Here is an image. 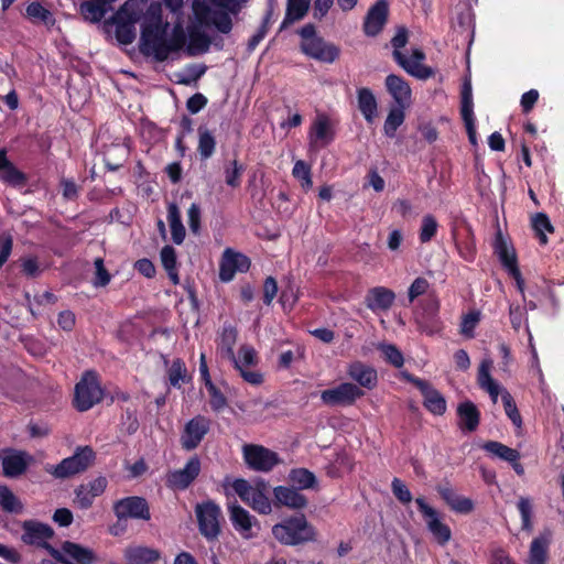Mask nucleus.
<instances>
[{
    "instance_id": "obj_12",
    "label": "nucleus",
    "mask_w": 564,
    "mask_h": 564,
    "mask_svg": "<svg viewBox=\"0 0 564 564\" xmlns=\"http://www.w3.org/2000/svg\"><path fill=\"white\" fill-rule=\"evenodd\" d=\"M415 502L433 539L440 545H446L452 539V530L444 522L441 513L431 507L422 497L416 498Z\"/></svg>"
},
{
    "instance_id": "obj_2",
    "label": "nucleus",
    "mask_w": 564,
    "mask_h": 564,
    "mask_svg": "<svg viewBox=\"0 0 564 564\" xmlns=\"http://www.w3.org/2000/svg\"><path fill=\"white\" fill-rule=\"evenodd\" d=\"M213 8L205 1L196 0L193 12L200 25H213L221 33L232 29L231 15H236L248 0H209Z\"/></svg>"
},
{
    "instance_id": "obj_23",
    "label": "nucleus",
    "mask_w": 564,
    "mask_h": 564,
    "mask_svg": "<svg viewBox=\"0 0 564 564\" xmlns=\"http://www.w3.org/2000/svg\"><path fill=\"white\" fill-rule=\"evenodd\" d=\"M199 473L200 460L197 456H193L183 468L167 474L166 484L172 489L184 490L196 479Z\"/></svg>"
},
{
    "instance_id": "obj_64",
    "label": "nucleus",
    "mask_w": 564,
    "mask_h": 564,
    "mask_svg": "<svg viewBox=\"0 0 564 564\" xmlns=\"http://www.w3.org/2000/svg\"><path fill=\"white\" fill-rule=\"evenodd\" d=\"M449 508L454 512L467 514L474 510V502L467 497L457 495Z\"/></svg>"
},
{
    "instance_id": "obj_35",
    "label": "nucleus",
    "mask_w": 564,
    "mask_h": 564,
    "mask_svg": "<svg viewBox=\"0 0 564 564\" xmlns=\"http://www.w3.org/2000/svg\"><path fill=\"white\" fill-rule=\"evenodd\" d=\"M0 180L12 186H22L26 182L25 175L8 160L6 149L0 150Z\"/></svg>"
},
{
    "instance_id": "obj_14",
    "label": "nucleus",
    "mask_w": 564,
    "mask_h": 564,
    "mask_svg": "<svg viewBox=\"0 0 564 564\" xmlns=\"http://www.w3.org/2000/svg\"><path fill=\"white\" fill-rule=\"evenodd\" d=\"M364 397V391L352 382H343L321 393V400L329 406H347Z\"/></svg>"
},
{
    "instance_id": "obj_5",
    "label": "nucleus",
    "mask_w": 564,
    "mask_h": 564,
    "mask_svg": "<svg viewBox=\"0 0 564 564\" xmlns=\"http://www.w3.org/2000/svg\"><path fill=\"white\" fill-rule=\"evenodd\" d=\"M232 489L240 499L261 514H269L272 511L271 501L268 497V485L258 481L251 485L246 479H236Z\"/></svg>"
},
{
    "instance_id": "obj_61",
    "label": "nucleus",
    "mask_w": 564,
    "mask_h": 564,
    "mask_svg": "<svg viewBox=\"0 0 564 564\" xmlns=\"http://www.w3.org/2000/svg\"><path fill=\"white\" fill-rule=\"evenodd\" d=\"M26 15L33 21L46 22L51 12L39 2H32L26 7Z\"/></svg>"
},
{
    "instance_id": "obj_25",
    "label": "nucleus",
    "mask_w": 564,
    "mask_h": 564,
    "mask_svg": "<svg viewBox=\"0 0 564 564\" xmlns=\"http://www.w3.org/2000/svg\"><path fill=\"white\" fill-rule=\"evenodd\" d=\"M553 532L550 529L541 531L530 543L527 564H547Z\"/></svg>"
},
{
    "instance_id": "obj_59",
    "label": "nucleus",
    "mask_w": 564,
    "mask_h": 564,
    "mask_svg": "<svg viewBox=\"0 0 564 564\" xmlns=\"http://www.w3.org/2000/svg\"><path fill=\"white\" fill-rule=\"evenodd\" d=\"M479 319L480 315L478 312H470L465 315L460 324V333L467 338H473L474 330L478 325Z\"/></svg>"
},
{
    "instance_id": "obj_6",
    "label": "nucleus",
    "mask_w": 564,
    "mask_h": 564,
    "mask_svg": "<svg viewBox=\"0 0 564 564\" xmlns=\"http://www.w3.org/2000/svg\"><path fill=\"white\" fill-rule=\"evenodd\" d=\"M142 9L134 0L124 2L113 15L116 24V39L120 44H131L137 35L135 23L139 21Z\"/></svg>"
},
{
    "instance_id": "obj_50",
    "label": "nucleus",
    "mask_w": 564,
    "mask_h": 564,
    "mask_svg": "<svg viewBox=\"0 0 564 564\" xmlns=\"http://www.w3.org/2000/svg\"><path fill=\"white\" fill-rule=\"evenodd\" d=\"M292 175L301 182L302 187L308 189L313 186L311 167L302 160L294 163Z\"/></svg>"
},
{
    "instance_id": "obj_57",
    "label": "nucleus",
    "mask_w": 564,
    "mask_h": 564,
    "mask_svg": "<svg viewBox=\"0 0 564 564\" xmlns=\"http://www.w3.org/2000/svg\"><path fill=\"white\" fill-rule=\"evenodd\" d=\"M207 390L209 393V403L213 410L220 411L226 408L227 399L225 395L216 388V386L212 382H207Z\"/></svg>"
},
{
    "instance_id": "obj_37",
    "label": "nucleus",
    "mask_w": 564,
    "mask_h": 564,
    "mask_svg": "<svg viewBox=\"0 0 564 564\" xmlns=\"http://www.w3.org/2000/svg\"><path fill=\"white\" fill-rule=\"evenodd\" d=\"M457 414L458 425L463 431L473 432L477 429L480 413L473 402H462L457 408Z\"/></svg>"
},
{
    "instance_id": "obj_20",
    "label": "nucleus",
    "mask_w": 564,
    "mask_h": 564,
    "mask_svg": "<svg viewBox=\"0 0 564 564\" xmlns=\"http://www.w3.org/2000/svg\"><path fill=\"white\" fill-rule=\"evenodd\" d=\"M243 457L246 464L258 471H269L278 464L276 454L260 445H245Z\"/></svg>"
},
{
    "instance_id": "obj_54",
    "label": "nucleus",
    "mask_w": 564,
    "mask_h": 564,
    "mask_svg": "<svg viewBox=\"0 0 564 564\" xmlns=\"http://www.w3.org/2000/svg\"><path fill=\"white\" fill-rule=\"evenodd\" d=\"M186 377V367L185 364L181 359L173 360L170 369H169V380L171 386L180 387L181 382L184 381Z\"/></svg>"
},
{
    "instance_id": "obj_7",
    "label": "nucleus",
    "mask_w": 564,
    "mask_h": 564,
    "mask_svg": "<svg viewBox=\"0 0 564 564\" xmlns=\"http://www.w3.org/2000/svg\"><path fill=\"white\" fill-rule=\"evenodd\" d=\"M241 378L252 386H260L263 382V375L256 369L259 362L256 349L250 345H241L234 359H229Z\"/></svg>"
},
{
    "instance_id": "obj_8",
    "label": "nucleus",
    "mask_w": 564,
    "mask_h": 564,
    "mask_svg": "<svg viewBox=\"0 0 564 564\" xmlns=\"http://www.w3.org/2000/svg\"><path fill=\"white\" fill-rule=\"evenodd\" d=\"M95 459V453L89 446L78 447L73 456L64 458L59 464L46 470L55 478H68L85 471Z\"/></svg>"
},
{
    "instance_id": "obj_19",
    "label": "nucleus",
    "mask_w": 564,
    "mask_h": 564,
    "mask_svg": "<svg viewBox=\"0 0 564 564\" xmlns=\"http://www.w3.org/2000/svg\"><path fill=\"white\" fill-rule=\"evenodd\" d=\"M402 377L414 383L423 395L424 406L435 415H442L446 411V401L444 397L435 390L427 381L413 377L403 372Z\"/></svg>"
},
{
    "instance_id": "obj_21",
    "label": "nucleus",
    "mask_w": 564,
    "mask_h": 564,
    "mask_svg": "<svg viewBox=\"0 0 564 564\" xmlns=\"http://www.w3.org/2000/svg\"><path fill=\"white\" fill-rule=\"evenodd\" d=\"M210 421L203 415H197L189 420L181 435L182 447L186 451L195 449L208 433Z\"/></svg>"
},
{
    "instance_id": "obj_56",
    "label": "nucleus",
    "mask_w": 564,
    "mask_h": 564,
    "mask_svg": "<svg viewBox=\"0 0 564 564\" xmlns=\"http://www.w3.org/2000/svg\"><path fill=\"white\" fill-rule=\"evenodd\" d=\"M391 489L394 495V497L401 502V503H410L412 501V494L408 486L399 478H393L391 482Z\"/></svg>"
},
{
    "instance_id": "obj_24",
    "label": "nucleus",
    "mask_w": 564,
    "mask_h": 564,
    "mask_svg": "<svg viewBox=\"0 0 564 564\" xmlns=\"http://www.w3.org/2000/svg\"><path fill=\"white\" fill-rule=\"evenodd\" d=\"M115 513L118 519H150V511L147 501L140 497H128L115 505Z\"/></svg>"
},
{
    "instance_id": "obj_46",
    "label": "nucleus",
    "mask_w": 564,
    "mask_h": 564,
    "mask_svg": "<svg viewBox=\"0 0 564 564\" xmlns=\"http://www.w3.org/2000/svg\"><path fill=\"white\" fill-rule=\"evenodd\" d=\"M404 109L405 108L398 106L390 109L383 126V131L387 137L393 138L398 128L404 122Z\"/></svg>"
},
{
    "instance_id": "obj_43",
    "label": "nucleus",
    "mask_w": 564,
    "mask_h": 564,
    "mask_svg": "<svg viewBox=\"0 0 564 564\" xmlns=\"http://www.w3.org/2000/svg\"><path fill=\"white\" fill-rule=\"evenodd\" d=\"M482 448L486 452L490 453L491 455L508 463L519 460L520 458V453L517 449L508 447L507 445L500 442H487L486 444H484Z\"/></svg>"
},
{
    "instance_id": "obj_30",
    "label": "nucleus",
    "mask_w": 564,
    "mask_h": 564,
    "mask_svg": "<svg viewBox=\"0 0 564 564\" xmlns=\"http://www.w3.org/2000/svg\"><path fill=\"white\" fill-rule=\"evenodd\" d=\"M301 48L307 56L326 63H333L339 54L336 46L325 43L321 37L302 42Z\"/></svg>"
},
{
    "instance_id": "obj_32",
    "label": "nucleus",
    "mask_w": 564,
    "mask_h": 564,
    "mask_svg": "<svg viewBox=\"0 0 564 564\" xmlns=\"http://www.w3.org/2000/svg\"><path fill=\"white\" fill-rule=\"evenodd\" d=\"M238 338V330L230 324H225L219 330L216 338L217 354L227 360L234 359V348Z\"/></svg>"
},
{
    "instance_id": "obj_55",
    "label": "nucleus",
    "mask_w": 564,
    "mask_h": 564,
    "mask_svg": "<svg viewBox=\"0 0 564 564\" xmlns=\"http://www.w3.org/2000/svg\"><path fill=\"white\" fill-rule=\"evenodd\" d=\"M437 221L432 215H425L422 219L420 240L422 242L430 241L437 231Z\"/></svg>"
},
{
    "instance_id": "obj_28",
    "label": "nucleus",
    "mask_w": 564,
    "mask_h": 564,
    "mask_svg": "<svg viewBox=\"0 0 564 564\" xmlns=\"http://www.w3.org/2000/svg\"><path fill=\"white\" fill-rule=\"evenodd\" d=\"M107 487L106 477L99 476L87 484L80 485L75 490V502L82 509L89 508L95 498L100 496Z\"/></svg>"
},
{
    "instance_id": "obj_17",
    "label": "nucleus",
    "mask_w": 564,
    "mask_h": 564,
    "mask_svg": "<svg viewBox=\"0 0 564 564\" xmlns=\"http://www.w3.org/2000/svg\"><path fill=\"white\" fill-rule=\"evenodd\" d=\"M50 553L63 564H95L97 560L90 549L73 542H65L59 551L51 549Z\"/></svg>"
},
{
    "instance_id": "obj_15",
    "label": "nucleus",
    "mask_w": 564,
    "mask_h": 564,
    "mask_svg": "<svg viewBox=\"0 0 564 564\" xmlns=\"http://www.w3.org/2000/svg\"><path fill=\"white\" fill-rule=\"evenodd\" d=\"M228 511L232 527L242 539L251 540L257 536L260 524L253 516L236 502L228 506Z\"/></svg>"
},
{
    "instance_id": "obj_48",
    "label": "nucleus",
    "mask_w": 564,
    "mask_h": 564,
    "mask_svg": "<svg viewBox=\"0 0 564 564\" xmlns=\"http://www.w3.org/2000/svg\"><path fill=\"white\" fill-rule=\"evenodd\" d=\"M0 506L4 511L12 513H20L23 510L22 502L9 489V487L4 485L0 486Z\"/></svg>"
},
{
    "instance_id": "obj_42",
    "label": "nucleus",
    "mask_w": 564,
    "mask_h": 564,
    "mask_svg": "<svg viewBox=\"0 0 564 564\" xmlns=\"http://www.w3.org/2000/svg\"><path fill=\"white\" fill-rule=\"evenodd\" d=\"M310 4L311 0H288L282 26H286L303 19L310 9Z\"/></svg>"
},
{
    "instance_id": "obj_3",
    "label": "nucleus",
    "mask_w": 564,
    "mask_h": 564,
    "mask_svg": "<svg viewBox=\"0 0 564 564\" xmlns=\"http://www.w3.org/2000/svg\"><path fill=\"white\" fill-rule=\"evenodd\" d=\"M492 364L494 362L490 358H484L481 360L478 369V383L481 389L488 392L494 403H497L498 397L501 393V400L507 416L517 427H521L522 419L511 394L508 391L501 389L499 383L490 375Z\"/></svg>"
},
{
    "instance_id": "obj_11",
    "label": "nucleus",
    "mask_w": 564,
    "mask_h": 564,
    "mask_svg": "<svg viewBox=\"0 0 564 564\" xmlns=\"http://www.w3.org/2000/svg\"><path fill=\"white\" fill-rule=\"evenodd\" d=\"M102 399V390L94 372H86L75 386L74 405L78 411H87Z\"/></svg>"
},
{
    "instance_id": "obj_52",
    "label": "nucleus",
    "mask_w": 564,
    "mask_h": 564,
    "mask_svg": "<svg viewBox=\"0 0 564 564\" xmlns=\"http://www.w3.org/2000/svg\"><path fill=\"white\" fill-rule=\"evenodd\" d=\"M532 225L540 238V242L545 245L547 242L545 231L551 232L553 230L549 217L545 214L539 213L533 217Z\"/></svg>"
},
{
    "instance_id": "obj_38",
    "label": "nucleus",
    "mask_w": 564,
    "mask_h": 564,
    "mask_svg": "<svg viewBox=\"0 0 564 564\" xmlns=\"http://www.w3.org/2000/svg\"><path fill=\"white\" fill-rule=\"evenodd\" d=\"M358 108L368 123H372L378 115V104L375 95L368 88L357 91Z\"/></svg>"
},
{
    "instance_id": "obj_9",
    "label": "nucleus",
    "mask_w": 564,
    "mask_h": 564,
    "mask_svg": "<svg viewBox=\"0 0 564 564\" xmlns=\"http://www.w3.org/2000/svg\"><path fill=\"white\" fill-rule=\"evenodd\" d=\"M200 534L208 541L216 540L221 531V509L213 501L198 503L195 508Z\"/></svg>"
},
{
    "instance_id": "obj_31",
    "label": "nucleus",
    "mask_w": 564,
    "mask_h": 564,
    "mask_svg": "<svg viewBox=\"0 0 564 564\" xmlns=\"http://www.w3.org/2000/svg\"><path fill=\"white\" fill-rule=\"evenodd\" d=\"M386 87L398 107L408 108L411 105L412 90L402 77L393 74L388 75Z\"/></svg>"
},
{
    "instance_id": "obj_1",
    "label": "nucleus",
    "mask_w": 564,
    "mask_h": 564,
    "mask_svg": "<svg viewBox=\"0 0 564 564\" xmlns=\"http://www.w3.org/2000/svg\"><path fill=\"white\" fill-rule=\"evenodd\" d=\"M186 36L181 23L170 31V23L164 22L161 8L151 4L141 23L140 52L156 62L173 58L185 46Z\"/></svg>"
},
{
    "instance_id": "obj_36",
    "label": "nucleus",
    "mask_w": 564,
    "mask_h": 564,
    "mask_svg": "<svg viewBox=\"0 0 564 564\" xmlns=\"http://www.w3.org/2000/svg\"><path fill=\"white\" fill-rule=\"evenodd\" d=\"M128 564H151L159 560L160 552L141 545L128 546L123 552Z\"/></svg>"
},
{
    "instance_id": "obj_22",
    "label": "nucleus",
    "mask_w": 564,
    "mask_h": 564,
    "mask_svg": "<svg viewBox=\"0 0 564 564\" xmlns=\"http://www.w3.org/2000/svg\"><path fill=\"white\" fill-rule=\"evenodd\" d=\"M250 268V260L245 254L227 248L221 257L219 265V279L229 282L237 272H246Z\"/></svg>"
},
{
    "instance_id": "obj_45",
    "label": "nucleus",
    "mask_w": 564,
    "mask_h": 564,
    "mask_svg": "<svg viewBox=\"0 0 564 564\" xmlns=\"http://www.w3.org/2000/svg\"><path fill=\"white\" fill-rule=\"evenodd\" d=\"M289 480L299 490L313 488L316 482L314 474L305 468L292 469L289 473Z\"/></svg>"
},
{
    "instance_id": "obj_10",
    "label": "nucleus",
    "mask_w": 564,
    "mask_h": 564,
    "mask_svg": "<svg viewBox=\"0 0 564 564\" xmlns=\"http://www.w3.org/2000/svg\"><path fill=\"white\" fill-rule=\"evenodd\" d=\"M337 121L325 112H317L307 132L311 150H318L330 144L336 137Z\"/></svg>"
},
{
    "instance_id": "obj_53",
    "label": "nucleus",
    "mask_w": 564,
    "mask_h": 564,
    "mask_svg": "<svg viewBox=\"0 0 564 564\" xmlns=\"http://www.w3.org/2000/svg\"><path fill=\"white\" fill-rule=\"evenodd\" d=\"M379 349L382 351L386 361H388L389 364L397 368H401L403 366V355L394 345L381 344L379 346Z\"/></svg>"
},
{
    "instance_id": "obj_62",
    "label": "nucleus",
    "mask_w": 564,
    "mask_h": 564,
    "mask_svg": "<svg viewBox=\"0 0 564 564\" xmlns=\"http://www.w3.org/2000/svg\"><path fill=\"white\" fill-rule=\"evenodd\" d=\"M186 70L187 77H184L181 74H176L178 84L189 85L192 82L197 80L205 74L206 67L204 65L195 64L188 66Z\"/></svg>"
},
{
    "instance_id": "obj_29",
    "label": "nucleus",
    "mask_w": 564,
    "mask_h": 564,
    "mask_svg": "<svg viewBox=\"0 0 564 564\" xmlns=\"http://www.w3.org/2000/svg\"><path fill=\"white\" fill-rule=\"evenodd\" d=\"M347 375L351 380L357 382L359 387L372 390L378 384V372L369 365L361 361H354L347 367Z\"/></svg>"
},
{
    "instance_id": "obj_44",
    "label": "nucleus",
    "mask_w": 564,
    "mask_h": 564,
    "mask_svg": "<svg viewBox=\"0 0 564 564\" xmlns=\"http://www.w3.org/2000/svg\"><path fill=\"white\" fill-rule=\"evenodd\" d=\"M162 264L167 272V275L174 285L180 283V278L176 268V251L171 246H164L160 253Z\"/></svg>"
},
{
    "instance_id": "obj_13",
    "label": "nucleus",
    "mask_w": 564,
    "mask_h": 564,
    "mask_svg": "<svg viewBox=\"0 0 564 564\" xmlns=\"http://www.w3.org/2000/svg\"><path fill=\"white\" fill-rule=\"evenodd\" d=\"M438 312V299L435 295H429L421 302L420 308L415 312L414 319L417 328L429 336L440 333L443 325Z\"/></svg>"
},
{
    "instance_id": "obj_49",
    "label": "nucleus",
    "mask_w": 564,
    "mask_h": 564,
    "mask_svg": "<svg viewBox=\"0 0 564 564\" xmlns=\"http://www.w3.org/2000/svg\"><path fill=\"white\" fill-rule=\"evenodd\" d=\"M216 141L212 132L207 129H198V153L202 159L210 158L215 151Z\"/></svg>"
},
{
    "instance_id": "obj_4",
    "label": "nucleus",
    "mask_w": 564,
    "mask_h": 564,
    "mask_svg": "<svg viewBox=\"0 0 564 564\" xmlns=\"http://www.w3.org/2000/svg\"><path fill=\"white\" fill-rule=\"evenodd\" d=\"M272 535L284 545H297L314 541L316 532L305 516L299 514L274 524Z\"/></svg>"
},
{
    "instance_id": "obj_63",
    "label": "nucleus",
    "mask_w": 564,
    "mask_h": 564,
    "mask_svg": "<svg viewBox=\"0 0 564 564\" xmlns=\"http://www.w3.org/2000/svg\"><path fill=\"white\" fill-rule=\"evenodd\" d=\"M95 269H96V273H95V279H94V285L99 288V286H106L109 282H110V274L108 273V271L106 270L105 265H104V260L101 258H97L95 260Z\"/></svg>"
},
{
    "instance_id": "obj_39",
    "label": "nucleus",
    "mask_w": 564,
    "mask_h": 564,
    "mask_svg": "<svg viewBox=\"0 0 564 564\" xmlns=\"http://www.w3.org/2000/svg\"><path fill=\"white\" fill-rule=\"evenodd\" d=\"M209 45V36L198 26H192L188 30V42L185 50L189 56H195L207 52Z\"/></svg>"
},
{
    "instance_id": "obj_51",
    "label": "nucleus",
    "mask_w": 564,
    "mask_h": 564,
    "mask_svg": "<svg viewBox=\"0 0 564 564\" xmlns=\"http://www.w3.org/2000/svg\"><path fill=\"white\" fill-rule=\"evenodd\" d=\"M243 167L236 160L225 167L226 184L232 188L240 186Z\"/></svg>"
},
{
    "instance_id": "obj_34",
    "label": "nucleus",
    "mask_w": 564,
    "mask_h": 564,
    "mask_svg": "<svg viewBox=\"0 0 564 564\" xmlns=\"http://www.w3.org/2000/svg\"><path fill=\"white\" fill-rule=\"evenodd\" d=\"M275 502L290 509H303L307 505V499L299 490L286 486H278L273 489Z\"/></svg>"
},
{
    "instance_id": "obj_60",
    "label": "nucleus",
    "mask_w": 564,
    "mask_h": 564,
    "mask_svg": "<svg viewBox=\"0 0 564 564\" xmlns=\"http://www.w3.org/2000/svg\"><path fill=\"white\" fill-rule=\"evenodd\" d=\"M430 288V283L426 279L420 276L416 278L408 290L409 302H414L415 299L425 294Z\"/></svg>"
},
{
    "instance_id": "obj_18",
    "label": "nucleus",
    "mask_w": 564,
    "mask_h": 564,
    "mask_svg": "<svg viewBox=\"0 0 564 564\" xmlns=\"http://www.w3.org/2000/svg\"><path fill=\"white\" fill-rule=\"evenodd\" d=\"M393 57L406 73L419 79H427L434 75V70L422 63L425 54L420 48L412 50L408 57L401 51H393Z\"/></svg>"
},
{
    "instance_id": "obj_40",
    "label": "nucleus",
    "mask_w": 564,
    "mask_h": 564,
    "mask_svg": "<svg viewBox=\"0 0 564 564\" xmlns=\"http://www.w3.org/2000/svg\"><path fill=\"white\" fill-rule=\"evenodd\" d=\"M494 248L496 254L507 271L518 267L514 249L502 237L501 232H498Z\"/></svg>"
},
{
    "instance_id": "obj_16",
    "label": "nucleus",
    "mask_w": 564,
    "mask_h": 564,
    "mask_svg": "<svg viewBox=\"0 0 564 564\" xmlns=\"http://www.w3.org/2000/svg\"><path fill=\"white\" fill-rule=\"evenodd\" d=\"M3 475L9 478L24 474L32 464L33 457L24 451L3 448L0 451Z\"/></svg>"
},
{
    "instance_id": "obj_58",
    "label": "nucleus",
    "mask_w": 564,
    "mask_h": 564,
    "mask_svg": "<svg viewBox=\"0 0 564 564\" xmlns=\"http://www.w3.org/2000/svg\"><path fill=\"white\" fill-rule=\"evenodd\" d=\"M460 113H462V118L474 116L473 94H471V86L469 83H465L463 86V89H462Z\"/></svg>"
},
{
    "instance_id": "obj_41",
    "label": "nucleus",
    "mask_w": 564,
    "mask_h": 564,
    "mask_svg": "<svg viewBox=\"0 0 564 564\" xmlns=\"http://www.w3.org/2000/svg\"><path fill=\"white\" fill-rule=\"evenodd\" d=\"M167 221L173 242L181 245L185 239L186 231L182 223L180 208L175 203H170L167 205Z\"/></svg>"
},
{
    "instance_id": "obj_47",
    "label": "nucleus",
    "mask_w": 564,
    "mask_h": 564,
    "mask_svg": "<svg viewBox=\"0 0 564 564\" xmlns=\"http://www.w3.org/2000/svg\"><path fill=\"white\" fill-rule=\"evenodd\" d=\"M107 11L108 8L94 0H88L80 4V13L89 22H99Z\"/></svg>"
},
{
    "instance_id": "obj_33",
    "label": "nucleus",
    "mask_w": 564,
    "mask_h": 564,
    "mask_svg": "<svg viewBox=\"0 0 564 564\" xmlns=\"http://www.w3.org/2000/svg\"><path fill=\"white\" fill-rule=\"evenodd\" d=\"M395 299L393 291L384 286L371 289L366 296V305L372 312L389 310Z\"/></svg>"
},
{
    "instance_id": "obj_26",
    "label": "nucleus",
    "mask_w": 564,
    "mask_h": 564,
    "mask_svg": "<svg viewBox=\"0 0 564 564\" xmlns=\"http://www.w3.org/2000/svg\"><path fill=\"white\" fill-rule=\"evenodd\" d=\"M23 534L21 536L25 544L52 549L47 545V541L53 536V530L50 525L29 520L22 524Z\"/></svg>"
},
{
    "instance_id": "obj_27",
    "label": "nucleus",
    "mask_w": 564,
    "mask_h": 564,
    "mask_svg": "<svg viewBox=\"0 0 564 564\" xmlns=\"http://www.w3.org/2000/svg\"><path fill=\"white\" fill-rule=\"evenodd\" d=\"M389 6L387 0H378L367 12L364 31L368 36H376L381 32L388 20Z\"/></svg>"
}]
</instances>
